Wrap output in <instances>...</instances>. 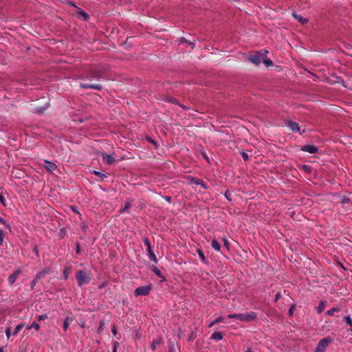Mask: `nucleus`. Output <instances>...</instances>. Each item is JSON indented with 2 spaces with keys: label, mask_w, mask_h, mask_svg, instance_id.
<instances>
[{
  "label": "nucleus",
  "mask_w": 352,
  "mask_h": 352,
  "mask_svg": "<svg viewBox=\"0 0 352 352\" xmlns=\"http://www.w3.org/2000/svg\"><path fill=\"white\" fill-rule=\"evenodd\" d=\"M267 50L256 52L254 54L248 56V60L256 65H260L263 58L267 55Z\"/></svg>",
  "instance_id": "1"
},
{
  "label": "nucleus",
  "mask_w": 352,
  "mask_h": 352,
  "mask_svg": "<svg viewBox=\"0 0 352 352\" xmlns=\"http://www.w3.org/2000/svg\"><path fill=\"white\" fill-rule=\"evenodd\" d=\"M76 278L79 286H82L84 284H87L91 280L90 277L87 274V273L82 270H78L76 273Z\"/></svg>",
  "instance_id": "2"
},
{
  "label": "nucleus",
  "mask_w": 352,
  "mask_h": 352,
  "mask_svg": "<svg viewBox=\"0 0 352 352\" xmlns=\"http://www.w3.org/2000/svg\"><path fill=\"white\" fill-rule=\"evenodd\" d=\"M332 342V338H325L320 340L314 352H324L329 344Z\"/></svg>",
  "instance_id": "3"
},
{
  "label": "nucleus",
  "mask_w": 352,
  "mask_h": 352,
  "mask_svg": "<svg viewBox=\"0 0 352 352\" xmlns=\"http://www.w3.org/2000/svg\"><path fill=\"white\" fill-rule=\"evenodd\" d=\"M152 289V285L149 284L146 286H142L136 288L134 291V295L136 297H138L140 296H147L150 294L151 291Z\"/></svg>",
  "instance_id": "4"
},
{
  "label": "nucleus",
  "mask_w": 352,
  "mask_h": 352,
  "mask_svg": "<svg viewBox=\"0 0 352 352\" xmlns=\"http://www.w3.org/2000/svg\"><path fill=\"white\" fill-rule=\"evenodd\" d=\"M257 318V314L254 311H250L246 314H240V320L242 322H250Z\"/></svg>",
  "instance_id": "5"
},
{
  "label": "nucleus",
  "mask_w": 352,
  "mask_h": 352,
  "mask_svg": "<svg viewBox=\"0 0 352 352\" xmlns=\"http://www.w3.org/2000/svg\"><path fill=\"white\" fill-rule=\"evenodd\" d=\"M186 179L188 181L190 184H195L196 185H200L204 189H208L206 184L201 179L195 178L190 175L186 176Z\"/></svg>",
  "instance_id": "6"
},
{
  "label": "nucleus",
  "mask_w": 352,
  "mask_h": 352,
  "mask_svg": "<svg viewBox=\"0 0 352 352\" xmlns=\"http://www.w3.org/2000/svg\"><path fill=\"white\" fill-rule=\"evenodd\" d=\"M22 273V270L21 269H17L15 270L12 274H10L8 278V283L10 285H13L18 276Z\"/></svg>",
  "instance_id": "7"
},
{
  "label": "nucleus",
  "mask_w": 352,
  "mask_h": 352,
  "mask_svg": "<svg viewBox=\"0 0 352 352\" xmlns=\"http://www.w3.org/2000/svg\"><path fill=\"white\" fill-rule=\"evenodd\" d=\"M300 150L311 154H315L318 153V148L315 145H304L301 147Z\"/></svg>",
  "instance_id": "8"
},
{
  "label": "nucleus",
  "mask_w": 352,
  "mask_h": 352,
  "mask_svg": "<svg viewBox=\"0 0 352 352\" xmlns=\"http://www.w3.org/2000/svg\"><path fill=\"white\" fill-rule=\"evenodd\" d=\"M287 126L294 132H300L299 124L296 122L288 120L287 121Z\"/></svg>",
  "instance_id": "9"
},
{
  "label": "nucleus",
  "mask_w": 352,
  "mask_h": 352,
  "mask_svg": "<svg viewBox=\"0 0 352 352\" xmlns=\"http://www.w3.org/2000/svg\"><path fill=\"white\" fill-rule=\"evenodd\" d=\"M45 162L46 164V165L45 166V168L47 171L50 173L54 172L58 168L56 164H54V162H50L48 160H45Z\"/></svg>",
  "instance_id": "10"
},
{
  "label": "nucleus",
  "mask_w": 352,
  "mask_h": 352,
  "mask_svg": "<svg viewBox=\"0 0 352 352\" xmlns=\"http://www.w3.org/2000/svg\"><path fill=\"white\" fill-rule=\"evenodd\" d=\"M52 270L50 267H46L43 270L38 272L36 275V279H41L43 278L45 275L49 274L51 272Z\"/></svg>",
  "instance_id": "11"
},
{
  "label": "nucleus",
  "mask_w": 352,
  "mask_h": 352,
  "mask_svg": "<svg viewBox=\"0 0 352 352\" xmlns=\"http://www.w3.org/2000/svg\"><path fill=\"white\" fill-rule=\"evenodd\" d=\"M80 86L81 88L83 89H93L96 90H101L102 89V87L100 85H90L82 83Z\"/></svg>",
  "instance_id": "12"
},
{
  "label": "nucleus",
  "mask_w": 352,
  "mask_h": 352,
  "mask_svg": "<svg viewBox=\"0 0 352 352\" xmlns=\"http://www.w3.org/2000/svg\"><path fill=\"white\" fill-rule=\"evenodd\" d=\"M102 158L107 164H111L115 162L114 157L107 153L102 154Z\"/></svg>",
  "instance_id": "13"
},
{
  "label": "nucleus",
  "mask_w": 352,
  "mask_h": 352,
  "mask_svg": "<svg viewBox=\"0 0 352 352\" xmlns=\"http://www.w3.org/2000/svg\"><path fill=\"white\" fill-rule=\"evenodd\" d=\"M223 338V335L220 331L214 332L211 336V339L216 340V341H219V340H222Z\"/></svg>",
  "instance_id": "14"
},
{
  "label": "nucleus",
  "mask_w": 352,
  "mask_h": 352,
  "mask_svg": "<svg viewBox=\"0 0 352 352\" xmlns=\"http://www.w3.org/2000/svg\"><path fill=\"white\" fill-rule=\"evenodd\" d=\"M146 250H147L149 258L152 261H153L154 263H157V257H156L155 254H154V252H153V251L152 250V248H150L147 249Z\"/></svg>",
  "instance_id": "15"
},
{
  "label": "nucleus",
  "mask_w": 352,
  "mask_h": 352,
  "mask_svg": "<svg viewBox=\"0 0 352 352\" xmlns=\"http://www.w3.org/2000/svg\"><path fill=\"white\" fill-rule=\"evenodd\" d=\"M73 321V318L72 317H66L65 320H64V322H63V330L64 331H67L68 328H69V324Z\"/></svg>",
  "instance_id": "16"
},
{
  "label": "nucleus",
  "mask_w": 352,
  "mask_h": 352,
  "mask_svg": "<svg viewBox=\"0 0 352 352\" xmlns=\"http://www.w3.org/2000/svg\"><path fill=\"white\" fill-rule=\"evenodd\" d=\"M151 270L156 276H157L160 278H162V281L165 280V278L162 276L160 270L156 266H152L151 267Z\"/></svg>",
  "instance_id": "17"
},
{
  "label": "nucleus",
  "mask_w": 352,
  "mask_h": 352,
  "mask_svg": "<svg viewBox=\"0 0 352 352\" xmlns=\"http://www.w3.org/2000/svg\"><path fill=\"white\" fill-rule=\"evenodd\" d=\"M162 343V338H159L157 339L153 340L151 344V349L153 351H155L157 344H160Z\"/></svg>",
  "instance_id": "18"
},
{
  "label": "nucleus",
  "mask_w": 352,
  "mask_h": 352,
  "mask_svg": "<svg viewBox=\"0 0 352 352\" xmlns=\"http://www.w3.org/2000/svg\"><path fill=\"white\" fill-rule=\"evenodd\" d=\"M211 245L216 251L219 252L221 250V245L215 239L212 240Z\"/></svg>",
  "instance_id": "19"
},
{
  "label": "nucleus",
  "mask_w": 352,
  "mask_h": 352,
  "mask_svg": "<svg viewBox=\"0 0 352 352\" xmlns=\"http://www.w3.org/2000/svg\"><path fill=\"white\" fill-rule=\"evenodd\" d=\"M70 271H71V266H67L64 268V270L63 271V276L65 280L68 279Z\"/></svg>",
  "instance_id": "20"
},
{
  "label": "nucleus",
  "mask_w": 352,
  "mask_h": 352,
  "mask_svg": "<svg viewBox=\"0 0 352 352\" xmlns=\"http://www.w3.org/2000/svg\"><path fill=\"white\" fill-rule=\"evenodd\" d=\"M197 252L198 253L201 261L204 263H207V259L204 255V252L202 251L201 249H197Z\"/></svg>",
  "instance_id": "21"
},
{
  "label": "nucleus",
  "mask_w": 352,
  "mask_h": 352,
  "mask_svg": "<svg viewBox=\"0 0 352 352\" xmlns=\"http://www.w3.org/2000/svg\"><path fill=\"white\" fill-rule=\"evenodd\" d=\"M223 321V318L222 316H219L217 317V318H215L213 321H212L209 324H208V327L210 328L212 327H213L214 324L219 323V322H221Z\"/></svg>",
  "instance_id": "22"
},
{
  "label": "nucleus",
  "mask_w": 352,
  "mask_h": 352,
  "mask_svg": "<svg viewBox=\"0 0 352 352\" xmlns=\"http://www.w3.org/2000/svg\"><path fill=\"white\" fill-rule=\"evenodd\" d=\"M343 320L350 326V331L352 332V319L349 316L344 317Z\"/></svg>",
  "instance_id": "23"
},
{
  "label": "nucleus",
  "mask_w": 352,
  "mask_h": 352,
  "mask_svg": "<svg viewBox=\"0 0 352 352\" xmlns=\"http://www.w3.org/2000/svg\"><path fill=\"white\" fill-rule=\"evenodd\" d=\"M325 307V302L323 300H321L319 303V305L317 307V312L318 314H320L323 311Z\"/></svg>",
  "instance_id": "24"
},
{
  "label": "nucleus",
  "mask_w": 352,
  "mask_h": 352,
  "mask_svg": "<svg viewBox=\"0 0 352 352\" xmlns=\"http://www.w3.org/2000/svg\"><path fill=\"white\" fill-rule=\"evenodd\" d=\"M340 309L337 307H333L331 308V309L328 310L327 312H326V315L327 316H332L333 315V314L335 312H338L340 311Z\"/></svg>",
  "instance_id": "25"
},
{
  "label": "nucleus",
  "mask_w": 352,
  "mask_h": 352,
  "mask_svg": "<svg viewBox=\"0 0 352 352\" xmlns=\"http://www.w3.org/2000/svg\"><path fill=\"white\" fill-rule=\"evenodd\" d=\"M25 327V324L23 323L19 324L14 331H13V335L16 336L23 327Z\"/></svg>",
  "instance_id": "26"
},
{
  "label": "nucleus",
  "mask_w": 352,
  "mask_h": 352,
  "mask_svg": "<svg viewBox=\"0 0 352 352\" xmlns=\"http://www.w3.org/2000/svg\"><path fill=\"white\" fill-rule=\"evenodd\" d=\"M32 328H34L36 331H38L40 329L41 327L38 323L34 322L31 325L27 327V329L29 330Z\"/></svg>",
  "instance_id": "27"
},
{
  "label": "nucleus",
  "mask_w": 352,
  "mask_h": 352,
  "mask_svg": "<svg viewBox=\"0 0 352 352\" xmlns=\"http://www.w3.org/2000/svg\"><path fill=\"white\" fill-rule=\"evenodd\" d=\"M294 16L302 24L306 23L308 21L307 19H305L301 16H298L296 14H294Z\"/></svg>",
  "instance_id": "28"
},
{
  "label": "nucleus",
  "mask_w": 352,
  "mask_h": 352,
  "mask_svg": "<svg viewBox=\"0 0 352 352\" xmlns=\"http://www.w3.org/2000/svg\"><path fill=\"white\" fill-rule=\"evenodd\" d=\"M78 14L83 16L85 20H87L89 19L88 14L84 10L79 8Z\"/></svg>",
  "instance_id": "29"
},
{
  "label": "nucleus",
  "mask_w": 352,
  "mask_h": 352,
  "mask_svg": "<svg viewBox=\"0 0 352 352\" xmlns=\"http://www.w3.org/2000/svg\"><path fill=\"white\" fill-rule=\"evenodd\" d=\"M143 242H144V244L146 246V250L151 248L150 240L148 237L144 238Z\"/></svg>",
  "instance_id": "30"
},
{
  "label": "nucleus",
  "mask_w": 352,
  "mask_h": 352,
  "mask_svg": "<svg viewBox=\"0 0 352 352\" xmlns=\"http://www.w3.org/2000/svg\"><path fill=\"white\" fill-rule=\"evenodd\" d=\"M228 318L230 319L240 320V314H230L228 315Z\"/></svg>",
  "instance_id": "31"
},
{
  "label": "nucleus",
  "mask_w": 352,
  "mask_h": 352,
  "mask_svg": "<svg viewBox=\"0 0 352 352\" xmlns=\"http://www.w3.org/2000/svg\"><path fill=\"white\" fill-rule=\"evenodd\" d=\"M104 321H100V325H99V327H98V328L97 329V333L98 334H100L102 332L103 329H104Z\"/></svg>",
  "instance_id": "32"
},
{
  "label": "nucleus",
  "mask_w": 352,
  "mask_h": 352,
  "mask_svg": "<svg viewBox=\"0 0 352 352\" xmlns=\"http://www.w3.org/2000/svg\"><path fill=\"white\" fill-rule=\"evenodd\" d=\"M5 238L4 231L0 228V246L3 245V242Z\"/></svg>",
  "instance_id": "33"
},
{
  "label": "nucleus",
  "mask_w": 352,
  "mask_h": 352,
  "mask_svg": "<svg viewBox=\"0 0 352 352\" xmlns=\"http://www.w3.org/2000/svg\"><path fill=\"white\" fill-rule=\"evenodd\" d=\"M0 223L3 224V226H5L6 228L10 229V226L6 222V221L0 217Z\"/></svg>",
  "instance_id": "34"
},
{
  "label": "nucleus",
  "mask_w": 352,
  "mask_h": 352,
  "mask_svg": "<svg viewBox=\"0 0 352 352\" xmlns=\"http://www.w3.org/2000/svg\"><path fill=\"white\" fill-rule=\"evenodd\" d=\"M226 198L229 201H232V198H231V193L230 192L229 190H227L226 192H225V194H224Z\"/></svg>",
  "instance_id": "35"
},
{
  "label": "nucleus",
  "mask_w": 352,
  "mask_h": 352,
  "mask_svg": "<svg viewBox=\"0 0 352 352\" xmlns=\"http://www.w3.org/2000/svg\"><path fill=\"white\" fill-rule=\"evenodd\" d=\"M70 208L71 210L74 212L75 213L78 214L80 217L81 216V214L80 212H79V210H78V208L77 206H70Z\"/></svg>",
  "instance_id": "36"
},
{
  "label": "nucleus",
  "mask_w": 352,
  "mask_h": 352,
  "mask_svg": "<svg viewBox=\"0 0 352 352\" xmlns=\"http://www.w3.org/2000/svg\"><path fill=\"white\" fill-rule=\"evenodd\" d=\"M131 208V202L128 201L126 203L124 207L121 210V212H124Z\"/></svg>",
  "instance_id": "37"
},
{
  "label": "nucleus",
  "mask_w": 352,
  "mask_h": 352,
  "mask_svg": "<svg viewBox=\"0 0 352 352\" xmlns=\"http://www.w3.org/2000/svg\"><path fill=\"white\" fill-rule=\"evenodd\" d=\"M94 174L96 176L101 177L102 179L106 177V175L98 170H94Z\"/></svg>",
  "instance_id": "38"
},
{
  "label": "nucleus",
  "mask_w": 352,
  "mask_h": 352,
  "mask_svg": "<svg viewBox=\"0 0 352 352\" xmlns=\"http://www.w3.org/2000/svg\"><path fill=\"white\" fill-rule=\"evenodd\" d=\"M120 344L118 342H113V351L112 352H117V349L119 346Z\"/></svg>",
  "instance_id": "39"
},
{
  "label": "nucleus",
  "mask_w": 352,
  "mask_h": 352,
  "mask_svg": "<svg viewBox=\"0 0 352 352\" xmlns=\"http://www.w3.org/2000/svg\"><path fill=\"white\" fill-rule=\"evenodd\" d=\"M47 318V316L46 314H42L37 316V320L38 322L45 320Z\"/></svg>",
  "instance_id": "40"
},
{
  "label": "nucleus",
  "mask_w": 352,
  "mask_h": 352,
  "mask_svg": "<svg viewBox=\"0 0 352 352\" xmlns=\"http://www.w3.org/2000/svg\"><path fill=\"white\" fill-rule=\"evenodd\" d=\"M223 241L224 246L227 248L228 250H230V244L229 241L226 238H224L223 239Z\"/></svg>",
  "instance_id": "41"
},
{
  "label": "nucleus",
  "mask_w": 352,
  "mask_h": 352,
  "mask_svg": "<svg viewBox=\"0 0 352 352\" xmlns=\"http://www.w3.org/2000/svg\"><path fill=\"white\" fill-rule=\"evenodd\" d=\"M296 308V305L295 304H293L291 305V307H289V311H288V314L290 316H292L293 314V311H294V309Z\"/></svg>",
  "instance_id": "42"
},
{
  "label": "nucleus",
  "mask_w": 352,
  "mask_h": 352,
  "mask_svg": "<svg viewBox=\"0 0 352 352\" xmlns=\"http://www.w3.org/2000/svg\"><path fill=\"white\" fill-rule=\"evenodd\" d=\"M242 157H243V159L245 160V161H248L249 160V156L248 155L247 153H245V151H242L241 153Z\"/></svg>",
  "instance_id": "43"
},
{
  "label": "nucleus",
  "mask_w": 352,
  "mask_h": 352,
  "mask_svg": "<svg viewBox=\"0 0 352 352\" xmlns=\"http://www.w3.org/2000/svg\"><path fill=\"white\" fill-rule=\"evenodd\" d=\"M100 74L99 72H94L91 74V77L93 78H96V79H99L100 78Z\"/></svg>",
  "instance_id": "44"
},
{
  "label": "nucleus",
  "mask_w": 352,
  "mask_h": 352,
  "mask_svg": "<svg viewBox=\"0 0 352 352\" xmlns=\"http://www.w3.org/2000/svg\"><path fill=\"white\" fill-rule=\"evenodd\" d=\"M66 233V229L65 228H62L60 229V238H63L65 234Z\"/></svg>",
  "instance_id": "45"
},
{
  "label": "nucleus",
  "mask_w": 352,
  "mask_h": 352,
  "mask_svg": "<svg viewBox=\"0 0 352 352\" xmlns=\"http://www.w3.org/2000/svg\"><path fill=\"white\" fill-rule=\"evenodd\" d=\"M6 337L8 339H9L11 336V329L10 327H8L6 329Z\"/></svg>",
  "instance_id": "46"
},
{
  "label": "nucleus",
  "mask_w": 352,
  "mask_h": 352,
  "mask_svg": "<svg viewBox=\"0 0 352 352\" xmlns=\"http://www.w3.org/2000/svg\"><path fill=\"white\" fill-rule=\"evenodd\" d=\"M39 279H36V276L34 277V278L33 279V280L31 282V284H30V286H31V289H33L36 282Z\"/></svg>",
  "instance_id": "47"
},
{
  "label": "nucleus",
  "mask_w": 352,
  "mask_h": 352,
  "mask_svg": "<svg viewBox=\"0 0 352 352\" xmlns=\"http://www.w3.org/2000/svg\"><path fill=\"white\" fill-rule=\"evenodd\" d=\"M80 326L82 329L86 327V321H85V319L80 320Z\"/></svg>",
  "instance_id": "48"
},
{
  "label": "nucleus",
  "mask_w": 352,
  "mask_h": 352,
  "mask_svg": "<svg viewBox=\"0 0 352 352\" xmlns=\"http://www.w3.org/2000/svg\"><path fill=\"white\" fill-rule=\"evenodd\" d=\"M0 202L3 206H6V200L1 193H0Z\"/></svg>",
  "instance_id": "49"
},
{
  "label": "nucleus",
  "mask_w": 352,
  "mask_h": 352,
  "mask_svg": "<svg viewBox=\"0 0 352 352\" xmlns=\"http://www.w3.org/2000/svg\"><path fill=\"white\" fill-rule=\"evenodd\" d=\"M111 331H112V333L113 334V336H116L117 335L118 331H117V328H116V325H115V324H113V325L112 326Z\"/></svg>",
  "instance_id": "50"
},
{
  "label": "nucleus",
  "mask_w": 352,
  "mask_h": 352,
  "mask_svg": "<svg viewBox=\"0 0 352 352\" xmlns=\"http://www.w3.org/2000/svg\"><path fill=\"white\" fill-rule=\"evenodd\" d=\"M350 201V199L348 198V197H343L342 198V201H341V203L342 204H346V203H349Z\"/></svg>",
  "instance_id": "51"
},
{
  "label": "nucleus",
  "mask_w": 352,
  "mask_h": 352,
  "mask_svg": "<svg viewBox=\"0 0 352 352\" xmlns=\"http://www.w3.org/2000/svg\"><path fill=\"white\" fill-rule=\"evenodd\" d=\"M264 63L266 65V66H271L273 64L272 61L270 59L265 60Z\"/></svg>",
  "instance_id": "52"
},
{
  "label": "nucleus",
  "mask_w": 352,
  "mask_h": 352,
  "mask_svg": "<svg viewBox=\"0 0 352 352\" xmlns=\"http://www.w3.org/2000/svg\"><path fill=\"white\" fill-rule=\"evenodd\" d=\"M34 250V253H35L36 256L37 257H38V256H39V252H38V246H37V245H35V246L34 247V250Z\"/></svg>",
  "instance_id": "53"
},
{
  "label": "nucleus",
  "mask_w": 352,
  "mask_h": 352,
  "mask_svg": "<svg viewBox=\"0 0 352 352\" xmlns=\"http://www.w3.org/2000/svg\"><path fill=\"white\" fill-rule=\"evenodd\" d=\"M76 253L77 254H80V245H79L78 243L76 244Z\"/></svg>",
  "instance_id": "54"
},
{
  "label": "nucleus",
  "mask_w": 352,
  "mask_h": 352,
  "mask_svg": "<svg viewBox=\"0 0 352 352\" xmlns=\"http://www.w3.org/2000/svg\"><path fill=\"white\" fill-rule=\"evenodd\" d=\"M281 298V294L280 292L277 293L274 299L275 302H277Z\"/></svg>",
  "instance_id": "55"
},
{
  "label": "nucleus",
  "mask_w": 352,
  "mask_h": 352,
  "mask_svg": "<svg viewBox=\"0 0 352 352\" xmlns=\"http://www.w3.org/2000/svg\"><path fill=\"white\" fill-rule=\"evenodd\" d=\"M164 199L166 201H168V203H170V202H171V200H172V198H171V197H170V196H164Z\"/></svg>",
  "instance_id": "56"
},
{
  "label": "nucleus",
  "mask_w": 352,
  "mask_h": 352,
  "mask_svg": "<svg viewBox=\"0 0 352 352\" xmlns=\"http://www.w3.org/2000/svg\"><path fill=\"white\" fill-rule=\"evenodd\" d=\"M146 140H147L149 142H151V143H152V144H156L155 141H154L153 140H152L151 138H146Z\"/></svg>",
  "instance_id": "57"
},
{
  "label": "nucleus",
  "mask_w": 352,
  "mask_h": 352,
  "mask_svg": "<svg viewBox=\"0 0 352 352\" xmlns=\"http://www.w3.org/2000/svg\"><path fill=\"white\" fill-rule=\"evenodd\" d=\"M106 285H107V283H101V284L98 286V287H99V289H102V288L104 287Z\"/></svg>",
  "instance_id": "58"
},
{
  "label": "nucleus",
  "mask_w": 352,
  "mask_h": 352,
  "mask_svg": "<svg viewBox=\"0 0 352 352\" xmlns=\"http://www.w3.org/2000/svg\"><path fill=\"white\" fill-rule=\"evenodd\" d=\"M168 100V101H170V102H173V103H175V104H179V103L177 102V100H172V99H171V100Z\"/></svg>",
  "instance_id": "59"
},
{
  "label": "nucleus",
  "mask_w": 352,
  "mask_h": 352,
  "mask_svg": "<svg viewBox=\"0 0 352 352\" xmlns=\"http://www.w3.org/2000/svg\"><path fill=\"white\" fill-rule=\"evenodd\" d=\"M179 106H180L182 108L184 109H188V108H187L186 106L183 105V104H179Z\"/></svg>",
  "instance_id": "60"
},
{
  "label": "nucleus",
  "mask_w": 352,
  "mask_h": 352,
  "mask_svg": "<svg viewBox=\"0 0 352 352\" xmlns=\"http://www.w3.org/2000/svg\"><path fill=\"white\" fill-rule=\"evenodd\" d=\"M339 265L344 270H346V268L344 267V265L341 263H339Z\"/></svg>",
  "instance_id": "61"
},
{
  "label": "nucleus",
  "mask_w": 352,
  "mask_h": 352,
  "mask_svg": "<svg viewBox=\"0 0 352 352\" xmlns=\"http://www.w3.org/2000/svg\"><path fill=\"white\" fill-rule=\"evenodd\" d=\"M194 339V337L192 336L189 337V340H192Z\"/></svg>",
  "instance_id": "62"
},
{
  "label": "nucleus",
  "mask_w": 352,
  "mask_h": 352,
  "mask_svg": "<svg viewBox=\"0 0 352 352\" xmlns=\"http://www.w3.org/2000/svg\"><path fill=\"white\" fill-rule=\"evenodd\" d=\"M245 352H252V350L250 348H249Z\"/></svg>",
  "instance_id": "63"
},
{
  "label": "nucleus",
  "mask_w": 352,
  "mask_h": 352,
  "mask_svg": "<svg viewBox=\"0 0 352 352\" xmlns=\"http://www.w3.org/2000/svg\"><path fill=\"white\" fill-rule=\"evenodd\" d=\"M0 352H4V351H3V347H0Z\"/></svg>",
  "instance_id": "64"
}]
</instances>
